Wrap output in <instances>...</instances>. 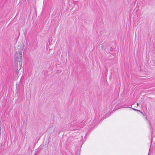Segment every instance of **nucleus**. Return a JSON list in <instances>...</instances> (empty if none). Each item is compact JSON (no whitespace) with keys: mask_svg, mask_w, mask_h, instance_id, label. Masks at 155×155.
I'll list each match as a JSON object with an SVG mask.
<instances>
[{"mask_svg":"<svg viewBox=\"0 0 155 155\" xmlns=\"http://www.w3.org/2000/svg\"><path fill=\"white\" fill-rule=\"evenodd\" d=\"M20 51H17L15 54L14 59L15 61V67L14 73L15 75H18L19 72V71L21 67V59L22 54L21 50L22 48H21Z\"/></svg>","mask_w":155,"mask_h":155,"instance_id":"f257e3e1","label":"nucleus"},{"mask_svg":"<svg viewBox=\"0 0 155 155\" xmlns=\"http://www.w3.org/2000/svg\"><path fill=\"white\" fill-rule=\"evenodd\" d=\"M78 122L77 120H74L71 122L70 123V125L72 127H76L78 124Z\"/></svg>","mask_w":155,"mask_h":155,"instance_id":"f03ea898","label":"nucleus"},{"mask_svg":"<svg viewBox=\"0 0 155 155\" xmlns=\"http://www.w3.org/2000/svg\"><path fill=\"white\" fill-rule=\"evenodd\" d=\"M129 108H131L133 110H135V111H139V112H140V113H141L143 115H144V114H143V113L142 112H140V110H138L136 109H134V108H131V107H129Z\"/></svg>","mask_w":155,"mask_h":155,"instance_id":"7ed1b4c3","label":"nucleus"},{"mask_svg":"<svg viewBox=\"0 0 155 155\" xmlns=\"http://www.w3.org/2000/svg\"><path fill=\"white\" fill-rule=\"evenodd\" d=\"M148 122H149V124H150V127L151 129L152 130L153 129V128H152V127L151 126V124H150V122L149 121Z\"/></svg>","mask_w":155,"mask_h":155,"instance_id":"20e7f679","label":"nucleus"},{"mask_svg":"<svg viewBox=\"0 0 155 155\" xmlns=\"http://www.w3.org/2000/svg\"><path fill=\"white\" fill-rule=\"evenodd\" d=\"M137 107H138V105H139V104H138V103H137Z\"/></svg>","mask_w":155,"mask_h":155,"instance_id":"39448f33","label":"nucleus"},{"mask_svg":"<svg viewBox=\"0 0 155 155\" xmlns=\"http://www.w3.org/2000/svg\"><path fill=\"white\" fill-rule=\"evenodd\" d=\"M145 118H146V120H147V119H147V117H145Z\"/></svg>","mask_w":155,"mask_h":155,"instance_id":"423d86ee","label":"nucleus"},{"mask_svg":"<svg viewBox=\"0 0 155 155\" xmlns=\"http://www.w3.org/2000/svg\"><path fill=\"white\" fill-rule=\"evenodd\" d=\"M125 108H127L128 107H125Z\"/></svg>","mask_w":155,"mask_h":155,"instance_id":"0eeeda50","label":"nucleus"}]
</instances>
